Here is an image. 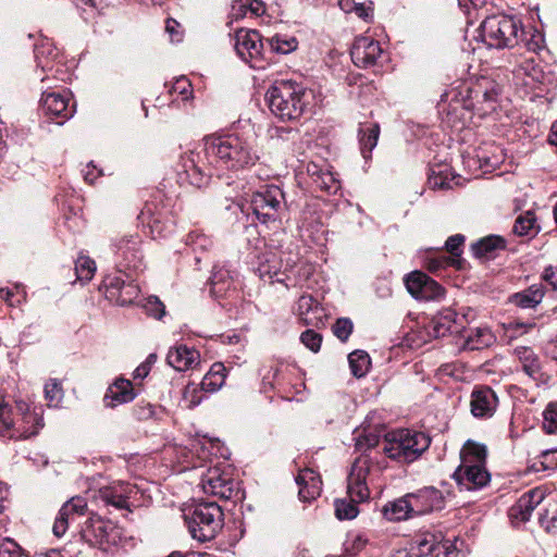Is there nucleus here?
Wrapping results in <instances>:
<instances>
[{
    "label": "nucleus",
    "mask_w": 557,
    "mask_h": 557,
    "mask_svg": "<svg viewBox=\"0 0 557 557\" xmlns=\"http://www.w3.org/2000/svg\"><path fill=\"white\" fill-rule=\"evenodd\" d=\"M87 509V502L81 496L72 497L70 500L63 504L53 523V534L58 537L64 535L69 528L70 521L74 520L75 517L85 515Z\"/></svg>",
    "instance_id": "obj_19"
},
{
    "label": "nucleus",
    "mask_w": 557,
    "mask_h": 557,
    "mask_svg": "<svg viewBox=\"0 0 557 557\" xmlns=\"http://www.w3.org/2000/svg\"><path fill=\"white\" fill-rule=\"evenodd\" d=\"M487 448L484 444L468 440L460 449V465L457 469L486 468Z\"/></svg>",
    "instance_id": "obj_25"
},
{
    "label": "nucleus",
    "mask_w": 557,
    "mask_h": 557,
    "mask_svg": "<svg viewBox=\"0 0 557 557\" xmlns=\"http://www.w3.org/2000/svg\"><path fill=\"white\" fill-rule=\"evenodd\" d=\"M296 483L299 486V498L301 502L310 503L318 498L322 491V481L314 470L306 468L299 471L296 476Z\"/></svg>",
    "instance_id": "obj_23"
},
{
    "label": "nucleus",
    "mask_w": 557,
    "mask_h": 557,
    "mask_svg": "<svg viewBox=\"0 0 557 557\" xmlns=\"http://www.w3.org/2000/svg\"><path fill=\"white\" fill-rule=\"evenodd\" d=\"M506 242L497 235H490L471 245V250L476 258L490 257L495 250L505 249Z\"/></svg>",
    "instance_id": "obj_33"
},
{
    "label": "nucleus",
    "mask_w": 557,
    "mask_h": 557,
    "mask_svg": "<svg viewBox=\"0 0 557 557\" xmlns=\"http://www.w3.org/2000/svg\"><path fill=\"white\" fill-rule=\"evenodd\" d=\"M169 92L171 95L177 94L182 97V100H187L191 95V84L186 77L182 76L175 79Z\"/></svg>",
    "instance_id": "obj_55"
},
{
    "label": "nucleus",
    "mask_w": 557,
    "mask_h": 557,
    "mask_svg": "<svg viewBox=\"0 0 557 557\" xmlns=\"http://www.w3.org/2000/svg\"><path fill=\"white\" fill-rule=\"evenodd\" d=\"M134 412L139 420H148L153 417L154 408L150 404L137 405L134 408Z\"/></svg>",
    "instance_id": "obj_61"
},
{
    "label": "nucleus",
    "mask_w": 557,
    "mask_h": 557,
    "mask_svg": "<svg viewBox=\"0 0 557 557\" xmlns=\"http://www.w3.org/2000/svg\"><path fill=\"white\" fill-rule=\"evenodd\" d=\"M515 355L519 359L525 374L532 379H537L541 375V361L533 349L525 346H518L515 348Z\"/></svg>",
    "instance_id": "obj_32"
},
{
    "label": "nucleus",
    "mask_w": 557,
    "mask_h": 557,
    "mask_svg": "<svg viewBox=\"0 0 557 557\" xmlns=\"http://www.w3.org/2000/svg\"><path fill=\"white\" fill-rule=\"evenodd\" d=\"M45 398L48 401V406L58 407L63 399V388L61 383L57 379H50L45 384Z\"/></svg>",
    "instance_id": "obj_44"
},
{
    "label": "nucleus",
    "mask_w": 557,
    "mask_h": 557,
    "mask_svg": "<svg viewBox=\"0 0 557 557\" xmlns=\"http://www.w3.org/2000/svg\"><path fill=\"white\" fill-rule=\"evenodd\" d=\"M543 44V37L539 33H533L530 39H527L524 46L529 51L536 52L541 50Z\"/></svg>",
    "instance_id": "obj_62"
},
{
    "label": "nucleus",
    "mask_w": 557,
    "mask_h": 557,
    "mask_svg": "<svg viewBox=\"0 0 557 557\" xmlns=\"http://www.w3.org/2000/svg\"><path fill=\"white\" fill-rule=\"evenodd\" d=\"M465 242V236L461 234H456L447 238L445 242V249L450 252L453 256L458 257L462 252V245Z\"/></svg>",
    "instance_id": "obj_58"
},
{
    "label": "nucleus",
    "mask_w": 557,
    "mask_h": 557,
    "mask_svg": "<svg viewBox=\"0 0 557 557\" xmlns=\"http://www.w3.org/2000/svg\"><path fill=\"white\" fill-rule=\"evenodd\" d=\"M539 522L546 533L557 535V506L546 508L540 513Z\"/></svg>",
    "instance_id": "obj_48"
},
{
    "label": "nucleus",
    "mask_w": 557,
    "mask_h": 557,
    "mask_svg": "<svg viewBox=\"0 0 557 557\" xmlns=\"http://www.w3.org/2000/svg\"><path fill=\"white\" fill-rule=\"evenodd\" d=\"M136 397L133 384L129 380L117 379L109 386L103 401L107 407L114 408L119 405L132 401Z\"/></svg>",
    "instance_id": "obj_26"
},
{
    "label": "nucleus",
    "mask_w": 557,
    "mask_h": 557,
    "mask_svg": "<svg viewBox=\"0 0 557 557\" xmlns=\"http://www.w3.org/2000/svg\"><path fill=\"white\" fill-rule=\"evenodd\" d=\"M141 240L138 235H125L115 243V255L120 272L139 271L143 268Z\"/></svg>",
    "instance_id": "obj_13"
},
{
    "label": "nucleus",
    "mask_w": 557,
    "mask_h": 557,
    "mask_svg": "<svg viewBox=\"0 0 557 557\" xmlns=\"http://www.w3.org/2000/svg\"><path fill=\"white\" fill-rule=\"evenodd\" d=\"M207 393L201 383H188L183 389V401L187 408L193 409L202 403Z\"/></svg>",
    "instance_id": "obj_40"
},
{
    "label": "nucleus",
    "mask_w": 557,
    "mask_h": 557,
    "mask_svg": "<svg viewBox=\"0 0 557 557\" xmlns=\"http://www.w3.org/2000/svg\"><path fill=\"white\" fill-rule=\"evenodd\" d=\"M380 444V436L375 433L369 432L364 434H358L356 436V449L361 453V456H369L372 460L371 467H370V474L373 471L374 466V458L368 454V450H371L372 448H375Z\"/></svg>",
    "instance_id": "obj_41"
},
{
    "label": "nucleus",
    "mask_w": 557,
    "mask_h": 557,
    "mask_svg": "<svg viewBox=\"0 0 557 557\" xmlns=\"http://www.w3.org/2000/svg\"><path fill=\"white\" fill-rule=\"evenodd\" d=\"M185 521L193 539L211 541L223 527L224 513L214 502L199 503L185 513Z\"/></svg>",
    "instance_id": "obj_7"
},
{
    "label": "nucleus",
    "mask_w": 557,
    "mask_h": 557,
    "mask_svg": "<svg viewBox=\"0 0 557 557\" xmlns=\"http://www.w3.org/2000/svg\"><path fill=\"white\" fill-rule=\"evenodd\" d=\"M544 354L550 359L557 361V336L545 343Z\"/></svg>",
    "instance_id": "obj_64"
},
{
    "label": "nucleus",
    "mask_w": 557,
    "mask_h": 557,
    "mask_svg": "<svg viewBox=\"0 0 557 557\" xmlns=\"http://www.w3.org/2000/svg\"><path fill=\"white\" fill-rule=\"evenodd\" d=\"M260 159L253 136L227 134L209 136L202 146L181 154L175 170L181 184L201 188L207 186L214 169L243 170Z\"/></svg>",
    "instance_id": "obj_1"
},
{
    "label": "nucleus",
    "mask_w": 557,
    "mask_h": 557,
    "mask_svg": "<svg viewBox=\"0 0 557 557\" xmlns=\"http://www.w3.org/2000/svg\"><path fill=\"white\" fill-rule=\"evenodd\" d=\"M83 539L92 546L103 547L115 545L120 539V531L110 520L99 516H91L82 530Z\"/></svg>",
    "instance_id": "obj_9"
},
{
    "label": "nucleus",
    "mask_w": 557,
    "mask_h": 557,
    "mask_svg": "<svg viewBox=\"0 0 557 557\" xmlns=\"http://www.w3.org/2000/svg\"><path fill=\"white\" fill-rule=\"evenodd\" d=\"M226 377V369L220 363H213L210 370L206 373L200 382L202 384V388H206L208 393H214L219 391L225 383Z\"/></svg>",
    "instance_id": "obj_36"
},
{
    "label": "nucleus",
    "mask_w": 557,
    "mask_h": 557,
    "mask_svg": "<svg viewBox=\"0 0 557 557\" xmlns=\"http://www.w3.org/2000/svg\"><path fill=\"white\" fill-rule=\"evenodd\" d=\"M382 512L389 521H401L414 517L408 494L387 503Z\"/></svg>",
    "instance_id": "obj_31"
},
{
    "label": "nucleus",
    "mask_w": 557,
    "mask_h": 557,
    "mask_svg": "<svg viewBox=\"0 0 557 557\" xmlns=\"http://www.w3.org/2000/svg\"><path fill=\"white\" fill-rule=\"evenodd\" d=\"M210 286L212 296L223 297L234 287V271L226 265H215L210 277Z\"/></svg>",
    "instance_id": "obj_28"
},
{
    "label": "nucleus",
    "mask_w": 557,
    "mask_h": 557,
    "mask_svg": "<svg viewBox=\"0 0 557 557\" xmlns=\"http://www.w3.org/2000/svg\"><path fill=\"white\" fill-rule=\"evenodd\" d=\"M16 421L12 410L0 395V435L15 440H26L35 436L44 428L42 408L32 406L24 399L15 400Z\"/></svg>",
    "instance_id": "obj_2"
},
{
    "label": "nucleus",
    "mask_w": 557,
    "mask_h": 557,
    "mask_svg": "<svg viewBox=\"0 0 557 557\" xmlns=\"http://www.w3.org/2000/svg\"><path fill=\"white\" fill-rule=\"evenodd\" d=\"M430 443L426 434L401 429L384 436L383 451L393 460L409 463L418 459L429 448Z\"/></svg>",
    "instance_id": "obj_6"
},
{
    "label": "nucleus",
    "mask_w": 557,
    "mask_h": 557,
    "mask_svg": "<svg viewBox=\"0 0 557 557\" xmlns=\"http://www.w3.org/2000/svg\"><path fill=\"white\" fill-rule=\"evenodd\" d=\"M166 362L176 371L193 370L200 363V354L195 348L178 345L170 348Z\"/></svg>",
    "instance_id": "obj_22"
},
{
    "label": "nucleus",
    "mask_w": 557,
    "mask_h": 557,
    "mask_svg": "<svg viewBox=\"0 0 557 557\" xmlns=\"http://www.w3.org/2000/svg\"><path fill=\"white\" fill-rule=\"evenodd\" d=\"M313 184L327 194H336L341 188L339 181L330 171L313 172Z\"/></svg>",
    "instance_id": "obj_39"
},
{
    "label": "nucleus",
    "mask_w": 557,
    "mask_h": 557,
    "mask_svg": "<svg viewBox=\"0 0 557 557\" xmlns=\"http://www.w3.org/2000/svg\"><path fill=\"white\" fill-rule=\"evenodd\" d=\"M0 557H28L21 546L11 539H3L0 543Z\"/></svg>",
    "instance_id": "obj_52"
},
{
    "label": "nucleus",
    "mask_w": 557,
    "mask_h": 557,
    "mask_svg": "<svg viewBox=\"0 0 557 557\" xmlns=\"http://www.w3.org/2000/svg\"><path fill=\"white\" fill-rule=\"evenodd\" d=\"M75 272L78 281L89 282L96 272V263L89 257L79 256L75 262Z\"/></svg>",
    "instance_id": "obj_42"
},
{
    "label": "nucleus",
    "mask_w": 557,
    "mask_h": 557,
    "mask_svg": "<svg viewBox=\"0 0 557 557\" xmlns=\"http://www.w3.org/2000/svg\"><path fill=\"white\" fill-rule=\"evenodd\" d=\"M349 368L354 376H364L371 366L369 355L364 350H355L348 355Z\"/></svg>",
    "instance_id": "obj_37"
},
{
    "label": "nucleus",
    "mask_w": 557,
    "mask_h": 557,
    "mask_svg": "<svg viewBox=\"0 0 557 557\" xmlns=\"http://www.w3.org/2000/svg\"><path fill=\"white\" fill-rule=\"evenodd\" d=\"M123 275L107 276L103 280V286L106 287L107 297L112 299L117 294L120 288L126 283L127 277Z\"/></svg>",
    "instance_id": "obj_50"
},
{
    "label": "nucleus",
    "mask_w": 557,
    "mask_h": 557,
    "mask_svg": "<svg viewBox=\"0 0 557 557\" xmlns=\"http://www.w3.org/2000/svg\"><path fill=\"white\" fill-rule=\"evenodd\" d=\"M371 458L367 455L357 457L347 476V494L349 500L336 499L335 516L339 520H350L358 516L357 504L370 498L367 478L370 475Z\"/></svg>",
    "instance_id": "obj_4"
},
{
    "label": "nucleus",
    "mask_w": 557,
    "mask_h": 557,
    "mask_svg": "<svg viewBox=\"0 0 557 557\" xmlns=\"http://www.w3.org/2000/svg\"><path fill=\"white\" fill-rule=\"evenodd\" d=\"M499 90L497 85L483 78L469 90V104L476 114L484 116L496 108Z\"/></svg>",
    "instance_id": "obj_12"
},
{
    "label": "nucleus",
    "mask_w": 557,
    "mask_h": 557,
    "mask_svg": "<svg viewBox=\"0 0 557 557\" xmlns=\"http://www.w3.org/2000/svg\"><path fill=\"white\" fill-rule=\"evenodd\" d=\"M74 3L77 9L86 14L84 18L88 20L99 12L102 0H74Z\"/></svg>",
    "instance_id": "obj_54"
},
{
    "label": "nucleus",
    "mask_w": 557,
    "mask_h": 557,
    "mask_svg": "<svg viewBox=\"0 0 557 557\" xmlns=\"http://www.w3.org/2000/svg\"><path fill=\"white\" fill-rule=\"evenodd\" d=\"M428 183L433 189H447L451 187L450 180L443 175V171L436 172L432 170V174L429 176Z\"/></svg>",
    "instance_id": "obj_57"
},
{
    "label": "nucleus",
    "mask_w": 557,
    "mask_h": 557,
    "mask_svg": "<svg viewBox=\"0 0 557 557\" xmlns=\"http://www.w3.org/2000/svg\"><path fill=\"white\" fill-rule=\"evenodd\" d=\"M380 135L379 124L362 125L359 129L360 149L363 158H368L377 145Z\"/></svg>",
    "instance_id": "obj_35"
},
{
    "label": "nucleus",
    "mask_w": 557,
    "mask_h": 557,
    "mask_svg": "<svg viewBox=\"0 0 557 557\" xmlns=\"http://www.w3.org/2000/svg\"><path fill=\"white\" fill-rule=\"evenodd\" d=\"M280 373H281V366L276 364L274 367H270L262 374L263 384L269 385L270 388H274L275 384L278 382Z\"/></svg>",
    "instance_id": "obj_59"
},
{
    "label": "nucleus",
    "mask_w": 557,
    "mask_h": 557,
    "mask_svg": "<svg viewBox=\"0 0 557 557\" xmlns=\"http://www.w3.org/2000/svg\"><path fill=\"white\" fill-rule=\"evenodd\" d=\"M284 193L275 186H265L264 189L252 194L250 209L261 223L276 221L283 209Z\"/></svg>",
    "instance_id": "obj_8"
},
{
    "label": "nucleus",
    "mask_w": 557,
    "mask_h": 557,
    "mask_svg": "<svg viewBox=\"0 0 557 557\" xmlns=\"http://www.w3.org/2000/svg\"><path fill=\"white\" fill-rule=\"evenodd\" d=\"M384 50L372 37H357L350 50L351 60L358 67H370L379 63Z\"/></svg>",
    "instance_id": "obj_16"
},
{
    "label": "nucleus",
    "mask_w": 557,
    "mask_h": 557,
    "mask_svg": "<svg viewBox=\"0 0 557 557\" xmlns=\"http://www.w3.org/2000/svg\"><path fill=\"white\" fill-rule=\"evenodd\" d=\"M144 307L146 312L156 319L160 320L165 314L164 305L156 296H150Z\"/></svg>",
    "instance_id": "obj_56"
},
{
    "label": "nucleus",
    "mask_w": 557,
    "mask_h": 557,
    "mask_svg": "<svg viewBox=\"0 0 557 557\" xmlns=\"http://www.w3.org/2000/svg\"><path fill=\"white\" fill-rule=\"evenodd\" d=\"M544 295L543 285L533 284L524 290L511 295L510 302L522 309H531L541 304Z\"/></svg>",
    "instance_id": "obj_30"
},
{
    "label": "nucleus",
    "mask_w": 557,
    "mask_h": 557,
    "mask_svg": "<svg viewBox=\"0 0 557 557\" xmlns=\"http://www.w3.org/2000/svg\"><path fill=\"white\" fill-rule=\"evenodd\" d=\"M543 417V429L549 434L557 433V404H549Z\"/></svg>",
    "instance_id": "obj_51"
},
{
    "label": "nucleus",
    "mask_w": 557,
    "mask_h": 557,
    "mask_svg": "<svg viewBox=\"0 0 557 557\" xmlns=\"http://www.w3.org/2000/svg\"><path fill=\"white\" fill-rule=\"evenodd\" d=\"M414 516L425 515L444 507V496L435 487H424L416 493L408 494Z\"/></svg>",
    "instance_id": "obj_18"
},
{
    "label": "nucleus",
    "mask_w": 557,
    "mask_h": 557,
    "mask_svg": "<svg viewBox=\"0 0 557 557\" xmlns=\"http://www.w3.org/2000/svg\"><path fill=\"white\" fill-rule=\"evenodd\" d=\"M296 311L306 325H315L321 320L322 307L310 295H302L297 301Z\"/></svg>",
    "instance_id": "obj_29"
},
{
    "label": "nucleus",
    "mask_w": 557,
    "mask_h": 557,
    "mask_svg": "<svg viewBox=\"0 0 557 557\" xmlns=\"http://www.w3.org/2000/svg\"><path fill=\"white\" fill-rule=\"evenodd\" d=\"M471 312V309H468L467 312L463 313H457L451 308L442 310L432 320L433 335L435 337H444L447 334H455L460 336L465 329V324L469 323L468 317Z\"/></svg>",
    "instance_id": "obj_14"
},
{
    "label": "nucleus",
    "mask_w": 557,
    "mask_h": 557,
    "mask_svg": "<svg viewBox=\"0 0 557 557\" xmlns=\"http://www.w3.org/2000/svg\"><path fill=\"white\" fill-rule=\"evenodd\" d=\"M545 494L541 488H533L522 494L510 508L509 517L513 521L527 522L534 509L544 500Z\"/></svg>",
    "instance_id": "obj_21"
},
{
    "label": "nucleus",
    "mask_w": 557,
    "mask_h": 557,
    "mask_svg": "<svg viewBox=\"0 0 557 557\" xmlns=\"http://www.w3.org/2000/svg\"><path fill=\"white\" fill-rule=\"evenodd\" d=\"M127 277L126 283L120 288L117 294L111 300H114L120 306H126L133 304V301L139 296L140 289L135 283V280L131 275Z\"/></svg>",
    "instance_id": "obj_38"
},
{
    "label": "nucleus",
    "mask_w": 557,
    "mask_h": 557,
    "mask_svg": "<svg viewBox=\"0 0 557 557\" xmlns=\"http://www.w3.org/2000/svg\"><path fill=\"white\" fill-rule=\"evenodd\" d=\"M60 57L59 50L48 39L35 47V59L42 71H51L52 63Z\"/></svg>",
    "instance_id": "obj_34"
},
{
    "label": "nucleus",
    "mask_w": 557,
    "mask_h": 557,
    "mask_svg": "<svg viewBox=\"0 0 557 557\" xmlns=\"http://www.w3.org/2000/svg\"><path fill=\"white\" fill-rule=\"evenodd\" d=\"M186 245L189 246L195 252L208 251L213 246V242L203 233L199 231H191L186 237Z\"/></svg>",
    "instance_id": "obj_45"
},
{
    "label": "nucleus",
    "mask_w": 557,
    "mask_h": 557,
    "mask_svg": "<svg viewBox=\"0 0 557 557\" xmlns=\"http://www.w3.org/2000/svg\"><path fill=\"white\" fill-rule=\"evenodd\" d=\"M542 277L552 285L553 289H557V270L555 268H545Z\"/></svg>",
    "instance_id": "obj_63"
},
{
    "label": "nucleus",
    "mask_w": 557,
    "mask_h": 557,
    "mask_svg": "<svg viewBox=\"0 0 557 557\" xmlns=\"http://www.w3.org/2000/svg\"><path fill=\"white\" fill-rule=\"evenodd\" d=\"M261 36L257 30L239 29L234 36V48L238 57L249 62L252 67H256V62L261 59L262 54Z\"/></svg>",
    "instance_id": "obj_15"
},
{
    "label": "nucleus",
    "mask_w": 557,
    "mask_h": 557,
    "mask_svg": "<svg viewBox=\"0 0 557 557\" xmlns=\"http://www.w3.org/2000/svg\"><path fill=\"white\" fill-rule=\"evenodd\" d=\"M408 293L417 300H440L445 289L432 277L421 271H413L405 277Z\"/></svg>",
    "instance_id": "obj_11"
},
{
    "label": "nucleus",
    "mask_w": 557,
    "mask_h": 557,
    "mask_svg": "<svg viewBox=\"0 0 557 557\" xmlns=\"http://www.w3.org/2000/svg\"><path fill=\"white\" fill-rule=\"evenodd\" d=\"M480 29L483 42L496 49H511L518 46L525 34L521 21L507 14L485 17Z\"/></svg>",
    "instance_id": "obj_5"
},
{
    "label": "nucleus",
    "mask_w": 557,
    "mask_h": 557,
    "mask_svg": "<svg viewBox=\"0 0 557 557\" xmlns=\"http://www.w3.org/2000/svg\"><path fill=\"white\" fill-rule=\"evenodd\" d=\"M463 339L462 348L468 350H480L490 347L495 342V336L487 327H475L467 330L460 334Z\"/></svg>",
    "instance_id": "obj_27"
},
{
    "label": "nucleus",
    "mask_w": 557,
    "mask_h": 557,
    "mask_svg": "<svg viewBox=\"0 0 557 557\" xmlns=\"http://www.w3.org/2000/svg\"><path fill=\"white\" fill-rule=\"evenodd\" d=\"M498 404L495 392L488 386H476L471 393V413L476 418H490Z\"/></svg>",
    "instance_id": "obj_20"
},
{
    "label": "nucleus",
    "mask_w": 557,
    "mask_h": 557,
    "mask_svg": "<svg viewBox=\"0 0 557 557\" xmlns=\"http://www.w3.org/2000/svg\"><path fill=\"white\" fill-rule=\"evenodd\" d=\"M201 486L206 494L216 496L220 499L230 500L238 498L240 491L235 482L227 473L220 469H209L201 479Z\"/></svg>",
    "instance_id": "obj_10"
},
{
    "label": "nucleus",
    "mask_w": 557,
    "mask_h": 557,
    "mask_svg": "<svg viewBox=\"0 0 557 557\" xmlns=\"http://www.w3.org/2000/svg\"><path fill=\"white\" fill-rule=\"evenodd\" d=\"M100 498L106 505L113 506L116 509H124L128 506L127 497L114 488L100 490Z\"/></svg>",
    "instance_id": "obj_46"
},
{
    "label": "nucleus",
    "mask_w": 557,
    "mask_h": 557,
    "mask_svg": "<svg viewBox=\"0 0 557 557\" xmlns=\"http://www.w3.org/2000/svg\"><path fill=\"white\" fill-rule=\"evenodd\" d=\"M448 261V258L441 252L440 257H428L426 268L430 272H437L438 270L445 268Z\"/></svg>",
    "instance_id": "obj_60"
},
{
    "label": "nucleus",
    "mask_w": 557,
    "mask_h": 557,
    "mask_svg": "<svg viewBox=\"0 0 557 557\" xmlns=\"http://www.w3.org/2000/svg\"><path fill=\"white\" fill-rule=\"evenodd\" d=\"M301 343L313 352H318L321 347L322 336L313 330H307L300 335Z\"/></svg>",
    "instance_id": "obj_53"
},
{
    "label": "nucleus",
    "mask_w": 557,
    "mask_h": 557,
    "mask_svg": "<svg viewBox=\"0 0 557 557\" xmlns=\"http://www.w3.org/2000/svg\"><path fill=\"white\" fill-rule=\"evenodd\" d=\"M354 324L348 318H339L334 323L332 330L334 335L342 342H346L350 336Z\"/></svg>",
    "instance_id": "obj_49"
},
{
    "label": "nucleus",
    "mask_w": 557,
    "mask_h": 557,
    "mask_svg": "<svg viewBox=\"0 0 557 557\" xmlns=\"http://www.w3.org/2000/svg\"><path fill=\"white\" fill-rule=\"evenodd\" d=\"M453 478L466 491L480 490L486 486L491 481V474L486 468L481 469H456Z\"/></svg>",
    "instance_id": "obj_24"
},
{
    "label": "nucleus",
    "mask_w": 557,
    "mask_h": 557,
    "mask_svg": "<svg viewBox=\"0 0 557 557\" xmlns=\"http://www.w3.org/2000/svg\"><path fill=\"white\" fill-rule=\"evenodd\" d=\"M536 219L532 212H527L517 218L513 224V233L518 236H531L535 234Z\"/></svg>",
    "instance_id": "obj_43"
},
{
    "label": "nucleus",
    "mask_w": 557,
    "mask_h": 557,
    "mask_svg": "<svg viewBox=\"0 0 557 557\" xmlns=\"http://www.w3.org/2000/svg\"><path fill=\"white\" fill-rule=\"evenodd\" d=\"M70 94L66 91H44L41 96V109L46 115L60 117L57 123L62 125L66 120L73 116L75 112L74 103L71 104Z\"/></svg>",
    "instance_id": "obj_17"
},
{
    "label": "nucleus",
    "mask_w": 557,
    "mask_h": 557,
    "mask_svg": "<svg viewBox=\"0 0 557 557\" xmlns=\"http://www.w3.org/2000/svg\"><path fill=\"white\" fill-rule=\"evenodd\" d=\"M271 112L282 121H296L307 109L310 94L290 81L276 82L265 95Z\"/></svg>",
    "instance_id": "obj_3"
},
{
    "label": "nucleus",
    "mask_w": 557,
    "mask_h": 557,
    "mask_svg": "<svg viewBox=\"0 0 557 557\" xmlns=\"http://www.w3.org/2000/svg\"><path fill=\"white\" fill-rule=\"evenodd\" d=\"M270 47L273 51L282 54H287L294 50H296L298 46V41L295 37H282V36H274L270 40Z\"/></svg>",
    "instance_id": "obj_47"
}]
</instances>
